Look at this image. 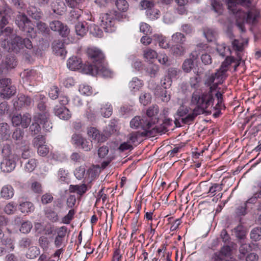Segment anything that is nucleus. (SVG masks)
<instances>
[{
    "mask_svg": "<svg viewBox=\"0 0 261 261\" xmlns=\"http://www.w3.org/2000/svg\"><path fill=\"white\" fill-rule=\"evenodd\" d=\"M250 0H227V5L229 12L236 15V24L242 32L245 31L244 23L255 24L259 16V13L256 10H251L247 13L238 7L240 5L244 7H249Z\"/></svg>",
    "mask_w": 261,
    "mask_h": 261,
    "instance_id": "1",
    "label": "nucleus"
},
{
    "mask_svg": "<svg viewBox=\"0 0 261 261\" xmlns=\"http://www.w3.org/2000/svg\"><path fill=\"white\" fill-rule=\"evenodd\" d=\"M191 102L197 107L193 110L192 114L196 117L197 115L206 112L205 110L211 105L212 96L209 94H202L200 96L197 92H194L192 96Z\"/></svg>",
    "mask_w": 261,
    "mask_h": 261,
    "instance_id": "2",
    "label": "nucleus"
},
{
    "mask_svg": "<svg viewBox=\"0 0 261 261\" xmlns=\"http://www.w3.org/2000/svg\"><path fill=\"white\" fill-rule=\"evenodd\" d=\"M15 23L20 30L26 32L29 36L35 38L36 33L31 20L22 13H19L15 17Z\"/></svg>",
    "mask_w": 261,
    "mask_h": 261,
    "instance_id": "3",
    "label": "nucleus"
},
{
    "mask_svg": "<svg viewBox=\"0 0 261 261\" xmlns=\"http://www.w3.org/2000/svg\"><path fill=\"white\" fill-rule=\"evenodd\" d=\"M83 73L102 77H109L111 75V71L102 65V63L98 65L85 64L83 68Z\"/></svg>",
    "mask_w": 261,
    "mask_h": 261,
    "instance_id": "4",
    "label": "nucleus"
},
{
    "mask_svg": "<svg viewBox=\"0 0 261 261\" xmlns=\"http://www.w3.org/2000/svg\"><path fill=\"white\" fill-rule=\"evenodd\" d=\"M222 83L221 81H218L217 83L211 85L210 90L207 92H204L202 94H209L212 96V103H213L214 99L213 95L215 94L217 100V103L215 107L216 109H220L224 107L222 93L219 91L220 88H218V85Z\"/></svg>",
    "mask_w": 261,
    "mask_h": 261,
    "instance_id": "5",
    "label": "nucleus"
},
{
    "mask_svg": "<svg viewBox=\"0 0 261 261\" xmlns=\"http://www.w3.org/2000/svg\"><path fill=\"white\" fill-rule=\"evenodd\" d=\"M8 51L18 53L23 49L22 38L20 36L16 35L11 40V41L7 42L6 48Z\"/></svg>",
    "mask_w": 261,
    "mask_h": 261,
    "instance_id": "6",
    "label": "nucleus"
},
{
    "mask_svg": "<svg viewBox=\"0 0 261 261\" xmlns=\"http://www.w3.org/2000/svg\"><path fill=\"white\" fill-rule=\"evenodd\" d=\"M130 126L134 129L141 126L143 129L145 130L150 129L152 126V123L150 120H144L139 116H135L130 121Z\"/></svg>",
    "mask_w": 261,
    "mask_h": 261,
    "instance_id": "7",
    "label": "nucleus"
},
{
    "mask_svg": "<svg viewBox=\"0 0 261 261\" xmlns=\"http://www.w3.org/2000/svg\"><path fill=\"white\" fill-rule=\"evenodd\" d=\"M87 54L93 62L92 65H98L102 63L104 56L102 53L96 48H89L87 50Z\"/></svg>",
    "mask_w": 261,
    "mask_h": 261,
    "instance_id": "8",
    "label": "nucleus"
},
{
    "mask_svg": "<svg viewBox=\"0 0 261 261\" xmlns=\"http://www.w3.org/2000/svg\"><path fill=\"white\" fill-rule=\"evenodd\" d=\"M17 157L15 158H3L1 163V169L4 172H10L13 171L16 167V160Z\"/></svg>",
    "mask_w": 261,
    "mask_h": 261,
    "instance_id": "9",
    "label": "nucleus"
},
{
    "mask_svg": "<svg viewBox=\"0 0 261 261\" xmlns=\"http://www.w3.org/2000/svg\"><path fill=\"white\" fill-rule=\"evenodd\" d=\"M100 18L101 19L100 26L106 32H112L111 28L114 25L113 17L109 13H104L101 15Z\"/></svg>",
    "mask_w": 261,
    "mask_h": 261,
    "instance_id": "10",
    "label": "nucleus"
},
{
    "mask_svg": "<svg viewBox=\"0 0 261 261\" xmlns=\"http://www.w3.org/2000/svg\"><path fill=\"white\" fill-rule=\"evenodd\" d=\"M242 61V56L240 53L237 55V58L235 59L233 57H227L225 61L222 62L220 67L223 69H226L227 71L228 70V67L232 64H234V70H236L237 68L240 65Z\"/></svg>",
    "mask_w": 261,
    "mask_h": 261,
    "instance_id": "11",
    "label": "nucleus"
},
{
    "mask_svg": "<svg viewBox=\"0 0 261 261\" xmlns=\"http://www.w3.org/2000/svg\"><path fill=\"white\" fill-rule=\"evenodd\" d=\"M9 23V17L2 16L1 18L0 36L9 37L13 32V29L10 27L6 26Z\"/></svg>",
    "mask_w": 261,
    "mask_h": 261,
    "instance_id": "12",
    "label": "nucleus"
},
{
    "mask_svg": "<svg viewBox=\"0 0 261 261\" xmlns=\"http://www.w3.org/2000/svg\"><path fill=\"white\" fill-rule=\"evenodd\" d=\"M53 50L57 56L64 57L66 54L64 42L60 40H55L51 43Z\"/></svg>",
    "mask_w": 261,
    "mask_h": 261,
    "instance_id": "13",
    "label": "nucleus"
},
{
    "mask_svg": "<svg viewBox=\"0 0 261 261\" xmlns=\"http://www.w3.org/2000/svg\"><path fill=\"white\" fill-rule=\"evenodd\" d=\"M54 111L55 115L63 120H68L71 116L69 110L64 106H56Z\"/></svg>",
    "mask_w": 261,
    "mask_h": 261,
    "instance_id": "14",
    "label": "nucleus"
},
{
    "mask_svg": "<svg viewBox=\"0 0 261 261\" xmlns=\"http://www.w3.org/2000/svg\"><path fill=\"white\" fill-rule=\"evenodd\" d=\"M87 134L89 137L97 142H104L107 137L105 135L100 134L99 131L95 127H91L88 129Z\"/></svg>",
    "mask_w": 261,
    "mask_h": 261,
    "instance_id": "15",
    "label": "nucleus"
},
{
    "mask_svg": "<svg viewBox=\"0 0 261 261\" xmlns=\"http://www.w3.org/2000/svg\"><path fill=\"white\" fill-rule=\"evenodd\" d=\"M151 134L150 133H148L147 130H143L142 132L139 131L134 132L132 133L129 134L127 136V138L128 139L129 142L131 143H134L135 142L138 141V139L140 137H149L150 136Z\"/></svg>",
    "mask_w": 261,
    "mask_h": 261,
    "instance_id": "16",
    "label": "nucleus"
},
{
    "mask_svg": "<svg viewBox=\"0 0 261 261\" xmlns=\"http://www.w3.org/2000/svg\"><path fill=\"white\" fill-rule=\"evenodd\" d=\"M0 194L2 198L9 200L14 195V189L10 185H5L2 188Z\"/></svg>",
    "mask_w": 261,
    "mask_h": 261,
    "instance_id": "17",
    "label": "nucleus"
},
{
    "mask_svg": "<svg viewBox=\"0 0 261 261\" xmlns=\"http://www.w3.org/2000/svg\"><path fill=\"white\" fill-rule=\"evenodd\" d=\"M27 12L28 15L36 20H39L43 16L42 12L33 6H29L27 9Z\"/></svg>",
    "mask_w": 261,
    "mask_h": 261,
    "instance_id": "18",
    "label": "nucleus"
},
{
    "mask_svg": "<svg viewBox=\"0 0 261 261\" xmlns=\"http://www.w3.org/2000/svg\"><path fill=\"white\" fill-rule=\"evenodd\" d=\"M67 65L71 70H75L82 67V61L80 58L72 57L69 59Z\"/></svg>",
    "mask_w": 261,
    "mask_h": 261,
    "instance_id": "19",
    "label": "nucleus"
},
{
    "mask_svg": "<svg viewBox=\"0 0 261 261\" xmlns=\"http://www.w3.org/2000/svg\"><path fill=\"white\" fill-rule=\"evenodd\" d=\"M21 165L25 172H31L36 167L37 162L35 159L32 158L29 160L24 161Z\"/></svg>",
    "mask_w": 261,
    "mask_h": 261,
    "instance_id": "20",
    "label": "nucleus"
},
{
    "mask_svg": "<svg viewBox=\"0 0 261 261\" xmlns=\"http://www.w3.org/2000/svg\"><path fill=\"white\" fill-rule=\"evenodd\" d=\"M223 184H213L210 187L207 193L212 195V196H217L220 198H222L223 194L219 193L222 190Z\"/></svg>",
    "mask_w": 261,
    "mask_h": 261,
    "instance_id": "21",
    "label": "nucleus"
},
{
    "mask_svg": "<svg viewBox=\"0 0 261 261\" xmlns=\"http://www.w3.org/2000/svg\"><path fill=\"white\" fill-rule=\"evenodd\" d=\"M153 124L152 123V126L147 130L148 133L151 134L150 137L154 136L157 133L164 134L168 131L167 127L163 124L160 126H155L154 127H153Z\"/></svg>",
    "mask_w": 261,
    "mask_h": 261,
    "instance_id": "22",
    "label": "nucleus"
},
{
    "mask_svg": "<svg viewBox=\"0 0 261 261\" xmlns=\"http://www.w3.org/2000/svg\"><path fill=\"white\" fill-rule=\"evenodd\" d=\"M16 92V88L10 84L7 87L1 90V96L4 98H9Z\"/></svg>",
    "mask_w": 261,
    "mask_h": 261,
    "instance_id": "23",
    "label": "nucleus"
},
{
    "mask_svg": "<svg viewBox=\"0 0 261 261\" xmlns=\"http://www.w3.org/2000/svg\"><path fill=\"white\" fill-rule=\"evenodd\" d=\"M231 249L230 246L226 245L223 246L219 252H215L213 256L217 255L221 260L224 261L227 256L230 255Z\"/></svg>",
    "mask_w": 261,
    "mask_h": 261,
    "instance_id": "24",
    "label": "nucleus"
},
{
    "mask_svg": "<svg viewBox=\"0 0 261 261\" xmlns=\"http://www.w3.org/2000/svg\"><path fill=\"white\" fill-rule=\"evenodd\" d=\"M32 103V99L30 97L24 95H20L18 97V100L14 103V106L17 107L30 106Z\"/></svg>",
    "mask_w": 261,
    "mask_h": 261,
    "instance_id": "25",
    "label": "nucleus"
},
{
    "mask_svg": "<svg viewBox=\"0 0 261 261\" xmlns=\"http://www.w3.org/2000/svg\"><path fill=\"white\" fill-rule=\"evenodd\" d=\"M211 9L216 13L220 15L222 14L223 11V4L219 0H211Z\"/></svg>",
    "mask_w": 261,
    "mask_h": 261,
    "instance_id": "26",
    "label": "nucleus"
},
{
    "mask_svg": "<svg viewBox=\"0 0 261 261\" xmlns=\"http://www.w3.org/2000/svg\"><path fill=\"white\" fill-rule=\"evenodd\" d=\"M172 55L175 57H181L186 53V48L183 45L176 44L171 47Z\"/></svg>",
    "mask_w": 261,
    "mask_h": 261,
    "instance_id": "27",
    "label": "nucleus"
},
{
    "mask_svg": "<svg viewBox=\"0 0 261 261\" xmlns=\"http://www.w3.org/2000/svg\"><path fill=\"white\" fill-rule=\"evenodd\" d=\"M33 119L35 121L42 124L49 119V114L48 111H45L42 113L38 112L34 115Z\"/></svg>",
    "mask_w": 261,
    "mask_h": 261,
    "instance_id": "28",
    "label": "nucleus"
},
{
    "mask_svg": "<svg viewBox=\"0 0 261 261\" xmlns=\"http://www.w3.org/2000/svg\"><path fill=\"white\" fill-rule=\"evenodd\" d=\"M185 36L179 32L174 34L171 37V41L177 44L184 45L186 42Z\"/></svg>",
    "mask_w": 261,
    "mask_h": 261,
    "instance_id": "29",
    "label": "nucleus"
},
{
    "mask_svg": "<svg viewBox=\"0 0 261 261\" xmlns=\"http://www.w3.org/2000/svg\"><path fill=\"white\" fill-rule=\"evenodd\" d=\"M87 190L86 185L82 184L81 185H70L69 191L70 192H76L77 194L82 195Z\"/></svg>",
    "mask_w": 261,
    "mask_h": 261,
    "instance_id": "30",
    "label": "nucleus"
},
{
    "mask_svg": "<svg viewBox=\"0 0 261 261\" xmlns=\"http://www.w3.org/2000/svg\"><path fill=\"white\" fill-rule=\"evenodd\" d=\"M142 86V82L138 79L133 78L128 84V87L131 91L136 92L140 89Z\"/></svg>",
    "mask_w": 261,
    "mask_h": 261,
    "instance_id": "31",
    "label": "nucleus"
},
{
    "mask_svg": "<svg viewBox=\"0 0 261 261\" xmlns=\"http://www.w3.org/2000/svg\"><path fill=\"white\" fill-rule=\"evenodd\" d=\"M2 153L3 158H15L17 157L16 155L13 154L12 152V147L10 144L6 143L3 146Z\"/></svg>",
    "mask_w": 261,
    "mask_h": 261,
    "instance_id": "32",
    "label": "nucleus"
},
{
    "mask_svg": "<svg viewBox=\"0 0 261 261\" xmlns=\"http://www.w3.org/2000/svg\"><path fill=\"white\" fill-rule=\"evenodd\" d=\"M3 64L7 69H12L16 66V61L14 57L8 55L6 57L5 61L3 62Z\"/></svg>",
    "mask_w": 261,
    "mask_h": 261,
    "instance_id": "33",
    "label": "nucleus"
},
{
    "mask_svg": "<svg viewBox=\"0 0 261 261\" xmlns=\"http://www.w3.org/2000/svg\"><path fill=\"white\" fill-rule=\"evenodd\" d=\"M143 57L148 61L157 58L158 54L153 49L147 48L143 50Z\"/></svg>",
    "mask_w": 261,
    "mask_h": 261,
    "instance_id": "34",
    "label": "nucleus"
},
{
    "mask_svg": "<svg viewBox=\"0 0 261 261\" xmlns=\"http://www.w3.org/2000/svg\"><path fill=\"white\" fill-rule=\"evenodd\" d=\"M86 23L79 22L75 26L76 33L80 36H84L88 31L87 28L86 27Z\"/></svg>",
    "mask_w": 261,
    "mask_h": 261,
    "instance_id": "35",
    "label": "nucleus"
},
{
    "mask_svg": "<svg viewBox=\"0 0 261 261\" xmlns=\"http://www.w3.org/2000/svg\"><path fill=\"white\" fill-rule=\"evenodd\" d=\"M40 251L39 248L32 246L29 248L26 253V257L28 258L33 259L40 254Z\"/></svg>",
    "mask_w": 261,
    "mask_h": 261,
    "instance_id": "36",
    "label": "nucleus"
},
{
    "mask_svg": "<svg viewBox=\"0 0 261 261\" xmlns=\"http://www.w3.org/2000/svg\"><path fill=\"white\" fill-rule=\"evenodd\" d=\"M153 37L156 40L159 44V46L163 48H168L169 47V44L167 42L165 37L160 34H154Z\"/></svg>",
    "mask_w": 261,
    "mask_h": 261,
    "instance_id": "37",
    "label": "nucleus"
},
{
    "mask_svg": "<svg viewBox=\"0 0 261 261\" xmlns=\"http://www.w3.org/2000/svg\"><path fill=\"white\" fill-rule=\"evenodd\" d=\"M250 239L255 242L261 240V227H256L253 228L250 233Z\"/></svg>",
    "mask_w": 261,
    "mask_h": 261,
    "instance_id": "38",
    "label": "nucleus"
},
{
    "mask_svg": "<svg viewBox=\"0 0 261 261\" xmlns=\"http://www.w3.org/2000/svg\"><path fill=\"white\" fill-rule=\"evenodd\" d=\"M92 146L93 145L91 141H88L86 138H83L77 146L86 151H89L92 149Z\"/></svg>",
    "mask_w": 261,
    "mask_h": 261,
    "instance_id": "39",
    "label": "nucleus"
},
{
    "mask_svg": "<svg viewBox=\"0 0 261 261\" xmlns=\"http://www.w3.org/2000/svg\"><path fill=\"white\" fill-rule=\"evenodd\" d=\"M19 209L22 213H27L34 210V207L33 203L30 202H24L20 203Z\"/></svg>",
    "mask_w": 261,
    "mask_h": 261,
    "instance_id": "40",
    "label": "nucleus"
},
{
    "mask_svg": "<svg viewBox=\"0 0 261 261\" xmlns=\"http://www.w3.org/2000/svg\"><path fill=\"white\" fill-rule=\"evenodd\" d=\"M115 5L120 12H125L128 9V4L126 0H116Z\"/></svg>",
    "mask_w": 261,
    "mask_h": 261,
    "instance_id": "41",
    "label": "nucleus"
},
{
    "mask_svg": "<svg viewBox=\"0 0 261 261\" xmlns=\"http://www.w3.org/2000/svg\"><path fill=\"white\" fill-rule=\"evenodd\" d=\"M194 66L193 60L192 58L186 59L182 65V70L186 73L191 71Z\"/></svg>",
    "mask_w": 261,
    "mask_h": 261,
    "instance_id": "42",
    "label": "nucleus"
},
{
    "mask_svg": "<svg viewBox=\"0 0 261 261\" xmlns=\"http://www.w3.org/2000/svg\"><path fill=\"white\" fill-rule=\"evenodd\" d=\"M232 47L233 50L237 51V54L240 53L241 55V52L244 49V45L243 42H241L238 39H233L231 41ZM238 54H237V55Z\"/></svg>",
    "mask_w": 261,
    "mask_h": 261,
    "instance_id": "43",
    "label": "nucleus"
},
{
    "mask_svg": "<svg viewBox=\"0 0 261 261\" xmlns=\"http://www.w3.org/2000/svg\"><path fill=\"white\" fill-rule=\"evenodd\" d=\"M140 6L142 9H147V15H149V13L150 14L149 17H151V14L150 11L151 9L154 7V4L152 2L148 1L146 0L142 1L140 2Z\"/></svg>",
    "mask_w": 261,
    "mask_h": 261,
    "instance_id": "44",
    "label": "nucleus"
},
{
    "mask_svg": "<svg viewBox=\"0 0 261 261\" xmlns=\"http://www.w3.org/2000/svg\"><path fill=\"white\" fill-rule=\"evenodd\" d=\"M236 237L240 240H243L246 237V231L242 225H238L234 229Z\"/></svg>",
    "mask_w": 261,
    "mask_h": 261,
    "instance_id": "45",
    "label": "nucleus"
},
{
    "mask_svg": "<svg viewBox=\"0 0 261 261\" xmlns=\"http://www.w3.org/2000/svg\"><path fill=\"white\" fill-rule=\"evenodd\" d=\"M0 134L3 138H6V139L10 136L9 126L7 123H0Z\"/></svg>",
    "mask_w": 261,
    "mask_h": 261,
    "instance_id": "46",
    "label": "nucleus"
},
{
    "mask_svg": "<svg viewBox=\"0 0 261 261\" xmlns=\"http://www.w3.org/2000/svg\"><path fill=\"white\" fill-rule=\"evenodd\" d=\"M250 246L247 243H242L239 248L240 254L238 255L240 259L244 258V256L250 250Z\"/></svg>",
    "mask_w": 261,
    "mask_h": 261,
    "instance_id": "47",
    "label": "nucleus"
},
{
    "mask_svg": "<svg viewBox=\"0 0 261 261\" xmlns=\"http://www.w3.org/2000/svg\"><path fill=\"white\" fill-rule=\"evenodd\" d=\"M204 34L208 41H212L215 39L217 32L212 29L207 28L204 30Z\"/></svg>",
    "mask_w": 261,
    "mask_h": 261,
    "instance_id": "48",
    "label": "nucleus"
},
{
    "mask_svg": "<svg viewBox=\"0 0 261 261\" xmlns=\"http://www.w3.org/2000/svg\"><path fill=\"white\" fill-rule=\"evenodd\" d=\"M37 30L42 34H49L50 31L47 25L42 21H38L36 23Z\"/></svg>",
    "mask_w": 261,
    "mask_h": 261,
    "instance_id": "49",
    "label": "nucleus"
},
{
    "mask_svg": "<svg viewBox=\"0 0 261 261\" xmlns=\"http://www.w3.org/2000/svg\"><path fill=\"white\" fill-rule=\"evenodd\" d=\"M39 245L44 251H46L49 246L48 239L45 236H41L39 239Z\"/></svg>",
    "mask_w": 261,
    "mask_h": 261,
    "instance_id": "50",
    "label": "nucleus"
},
{
    "mask_svg": "<svg viewBox=\"0 0 261 261\" xmlns=\"http://www.w3.org/2000/svg\"><path fill=\"white\" fill-rule=\"evenodd\" d=\"M32 244V239L27 237L22 238L19 242V246L24 249L30 248Z\"/></svg>",
    "mask_w": 261,
    "mask_h": 261,
    "instance_id": "51",
    "label": "nucleus"
},
{
    "mask_svg": "<svg viewBox=\"0 0 261 261\" xmlns=\"http://www.w3.org/2000/svg\"><path fill=\"white\" fill-rule=\"evenodd\" d=\"M20 121H22V122H21V125L22 127L24 128L28 127L31 121V115L29 113H25L23 115H21V119Z\"/></svg>",
    "mask_w": 261,
    "mask_h": 261,
    "instance_id": "52",
    "label": "nucleus"
},
{
    "mask_svg": "<svg viewBox=\"0 0 261 261\" xmlns=\"http://www.w3.org/2000/svg\"><path fill=\"white\" fill-rule=\"evenodd\" d=\"M45 143V137L43 135H38L33 141V144L35 146L38 147L44 145Z\"/></svg>",
    "mask_w": 261,
    "mask_h": 261,
    "instance_id": "53",
    "label": "nucleus"
},
{
    "mask_svg": "<svg viewBox=\"0 0 261 261\" xmlns=\"http://www.w3.org/2000/svg\"><path fill=\"white\" fill-rule=\"evenodd\" d=\"M139 99L142 104L146 106L151 101V96L149 93H144L140 96Z\"/></svg>",
    "mask_w": 261,
    "mask_h": 261,
    "instance_id": "54",
    "label": "nucleus"
},
{
    "mask_svg": "<svg viewBox=\"0 0 261 261\" xmlns=\"http://www.w3.org/2000/svg\"><path fill=\"white\" fill-rule=\"evenodd\" d=\"M159 112V107L157 105H152L148 109L146 114L149 117H152L157 115Z\"/></svg>",
    "mask_w": 261,
    "mask_h": 261,
    "instance_id": "55",
    "label": "nucleus"
},
{
    "mask_svg": "<svg viewBox=\"0 0 261 261\" xmlns=\"http://www.w3.org/2000/svg\"><path fill=\"white\" fill-rule=\"evenodd\" d=\"M82 12V11L81 9L71 10L70 13L69 17L70 21L75 22L76 20H77L81 16Z\"/></svg>",
    "mask_w": 261,
    "mask_h": 261,
    "instance_id": "56",
    "label": "nucleus"
},
{
    "mask_svg": "<svg viewBox=\"0 0 261 261\" xmlns=\"http://www.w3.org/2000/svg\"><path fill=\"white\" fill-rule=\"evenodd\" d=\"M24 135V132L20 128H16L12 134V138L16 141H21Z\"/></svg>",
    "mask_w": 261,
    "mask_h": 261,
    "instance_id": "57",
    "label": "nucleus"
},
{
    "mask_svg": "<svg viewBox=\"0 0 261 261\" xmlns=\"http://www.w3.org/2000/svg\"><path fill=\"white\" fill-rule=\"evenodd\" d=\"M32 152L29 149H24L22 153L20 159V163H22L24 161L29 160L32 159Z\"/></svg>",
    "mask_w": 261,
    "mask_h": 261,
    "instance_id": "58",
    "label": "nucleus"
},
{
    "mask_svg": "<svg viewBox=\"0 0 261 261\" xmlns=\"http://www.w3.org/2000/svg\"><path fill=\"white\" fill-rule=\"evenodd\" d=\"M56 32H58L62 37H66L69 34L70 30L66 25L63 23L62 26L60 27L59 30Z\"/></svg>",
    "mask_w": 261,
    "mask_h": 261,
    "instance_id": "59",
    "label": "nucleus"
},
{
    "mask_svg": "<svg viewBox=\"0 0 261 261\" xmlns=\"http://www.w3.org/2000/svg\"><path fill=\"white\" fill-rule=\"evenodd\" d=\"M30 130L31 133V135L33 136H35L38 134L40 131L41 130V127L37 122L35 121V122L33 123L30 127Z\"/></svg>",
    "mask_w": 261,
    "mask_h": 261,
    "instance_id": "60",
    "label": "nucleus"
},
{
    "mask_svg": "<svg viewBox=\"0 0 261 261\" xmlns=\"http://www.w3.org/2000/svg\"><path fill=\"white\" fill-rule=\"evenodd\" d=\"M226 69H223L220 68L215 74V76H216V78L219 80V81H221L223 82V81L226 77Z\"/></svg>",
    "mask_w": 261,
    "mask_h": 261,
    "instance_id": "61",
    "label": "nucleus"
},
{
    "mask_svg": "<svg viewBox=\"0 0 261 261\" xmlns=\"http://www.w3.org/2000/svg\"><path fill=\"white\" fill-rule=\"evenodd\" d=\"M32 228V224L29 221L24 222L22 223L20 231L24 233L29 232Z\"/></svg>",
    "mask_w": 261,
    "mask_h": 261,
    "instance_id": "62",
    "label": "nucleus"
},
{
    "mask_svg": "<svg viewBox=\"0 0 261 261\" xmlns=\"http://www.w3.org/2000/svg\"><path fill=\"white\" fill-rule=\"evenodd\" d=\"M45 215L47 218L53 222H56L58 220L57 213L51 210H47L45 211Z\"/></svg>",
    "mask_w": 261,
    "mask_h": 261,
    "instance_id": "63",
    "label": "nucleus"
},
{
    "mask_svg": "<svg viewBox=\"0 0 261 261\" xmlns=\"http://www.w3.org/2000/svg\"><path fill=\"white\" fill-rule=\"evenodd\" d=\"M16 210V206L13 204V202L8 203L4 207V212L8 214L11 215L13 214Z\"/></svg>",
    "mask_w": 261,
    "mask_h": 261,
    "instance_id": "64",
    "label": "nucleus"
}]
</instances>
